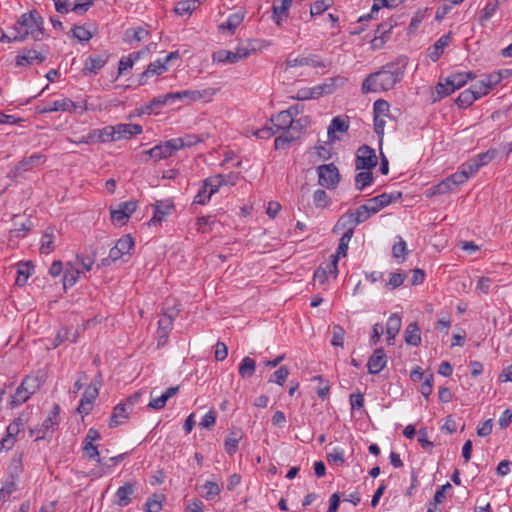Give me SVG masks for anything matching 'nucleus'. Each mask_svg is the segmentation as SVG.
Segmentation results:
<instances>
[{"instance_id": "nucleus-32", "label": "nucleus", "mask_w": 512, "mask_h": 512, "mask_svg": "<svg viewBox=\"0 0 512 512\" xmlns=\"http://www.w3.org/2000/svg\"><path fill=\"white\" fill-rule=\"evenodd\" d=\"M293 0H282L280 5L273 6L272 19L277 26L288 17L289 10L292 6Z\"/></svg>"}, {"instance_id": "nucleus-23", "label": "nucleus", "mask_w": 512, "mask_h": 512, "mask_svg": "<svg viewBox=\"0 0 512 512\" xmlns=\"http://www.w3.org/2000/svg\"><path fill=\"white\" fill-rule=\"evenodd\" d=\"M179 391V386L169 387L165 392H163L160 396H154L155 389H153L150 393L151 400L148 403L147 407L153 410H160L165 407L168 399L175 396Z\"/></svg>"}, {"instance_id": "nucleus-48", "label": "nucleus", "mask_w": 512, "mask_h": 512, "mask_svg": "<svg viewBox=\"0 0 512 512\" xmlns=\"http://www.w3.org/2000/svg\"><path fill=\"white\" fill-rule=\"evenodd\" d=\"M25 420L19 416L15 418L6 428L5 436L10 437L11 439H16L18 434L24 429Z\"/></svg>"}, {"instance_id": "nucleus-14", "label": "nucleus", "mask_w": 512, "mask_h": 512, "mask_svg": "<svg viewBox=\"0 0 512 512\" xmlns=\"http://www.w3.org/2000/svg\"><path fill=\"white\" fill-rule=\"evenodd\" d=\"M136 209L137 201L135 200L122 202L116 208H110L112 222L117 225L125 224Z\"/></svg>"}, {"instance_id": "nucleus-10", "label": "nucleus", "mask_w": 512, "mask_h": 512, "mask_svg": "<svg viewBox=\"0 0 512 512\" xmlns=\"http://www.w3.org/2000/svg\"><path fill=\"white\" fill-rule=\"evenodd\" d=\"M336 88V80L331 78L324 83L315 85L313 87H304L297 91L294 97L297 100L305 101L310 99H318L323 95H328L334 92Z\"/></svg>"}, {"instance_id": "nucleus-49", "label": "nucleus", "mask_w": 512, "mask_h": 512, "mask_svg": "<svg viewBox=\"0 0 512 512\" xmlns=\"http://www.w3.org/2000/svg\"><path fill=\"white\" fill-rule=\"evenodd\" d=\"M72 262L78 269H80V273L83 274L92 269L95 259L90 256L77 255Z\"/></svg>"}, {"instance_id": "nucleus-17", "label": "nucleus", "mask_w": 512, "mask_h": 512, "mask_svg": "<svg viewBox=\"0 0 512 512\" xmlns=\"http://www.w3.org/2000/svg\"><path fill=\"white\" fill-rule=\"evenodd\" d=\"M153 208V216L148 222L149 226L159 225L166 220V217L174 210V204L171 200H160L154 204Z\"/></svg>"}, {"instance_id": "nucleus-29", "label": "nucleus", "mask_w": 512, "mask_h": 512, "mask_svg": "<svg viewBox=\"0 0 512 512\" xmlns=\"http://www.w3.org/2000/svg\"><path fill=\"white\" fill-rule=\"evenodd\" d=\"M401 317L397 313H393L387 320L386 323V334H387V342L389 345L394 344L395 337L399 333L401 328Z\"/></svg>"}, {"instance_id": "nucleus-15", "label": "nucleus", "mask_w": 512, "mask_h": 512, "mask_svg": "<svg viewBox=\"0 0 512 512\" xmlns=\"http://www.w3.org/2000/svg\"><path fill=\"white\" fill-rule=\"evenodd\" d=\"M114 125H108L101 129H94L89 135L83 136L77 143L88 144L90 142H115Z\"/></svg>"}, {"instance_id": "nucleus-4", "label": "nucleus", "mask_w": 512, "mask_h": 512, "mask_svg": "<svg viewBox=\"0 0 512 512\" xmlns=\"http://www.w3.org/2000/svg\"><path fill=\"white\" fill-rule=\"evenodd\" d=\"M41 387V381L38 376L28 375L26 376L21 384L17 387L11 399L8 403V407L14 409L25 402H27L31 396L36 393Z\"/></svg>"}, {"instance_id": "nucleus-38", "label": "nucleus", "mask_w": 512, "mask_h": 512, "mask_svg": "<svg viewBox=\"0 0 512 512\" xmlns=\"http://www.w3.org/2000/svg\"><path fill=\"white\" fill-rule=\"evenodd\" d=\"M168 69V66L166 62L162 59H157L153 62H151L146 70L141 74L140 76V84H144V78L153 76V75H161L164 72H166Z\"/></svg>"}, {"instance_id": "nucleus-33", "label": "nucleus", "mask_w": 512, "mask_h": 512, "mask_svg": "<svg viewBox=\"0 0 512 512\" xmlns=\"http://www.w3.org/2000/svg\"><path fill=\"white\" fill-rule=\"evenodd\" d=\"M481 98L478 96V92L472 85L469 89L462 91L455 100V103L459 108H467L471 106L477 99Z\"/></svg>"}, {"instance_id": "nucleus-46", "label": "nucleus", "mask_w": 512, "mask_h": 512, "mask_svg": "<svg viewBox=\"0 0 512 512\" xmlns=\"http://www.w3.org/2000/svg\"><path fill=\"white\" fill-rule=\"evenodd\" d=\"M272 121L278 130H287L293 123V117L289 111H281Z\"/></svg>"}, {"instance_id": "nucleus-31", "label": "nucleus", "mask_w": 512, "mask_h": 512, "mask_svg": "<svg viewBox=\"0 0 512 512\" xmlns=\"http://www.w3.org/2000/svg\"><path fill=\"white\" fill-rule=\"evenodd\" d=\"M172 102H173V99H172L171 92L164 94V95L157 96V97L153 98L148 104L142 106L140 108L139 114H151L155 108H159L161 106H164V105L172 103Z\"/></svg>"}, {"instance_id": "nucleus-62", "label": "nucleus", "mask_w": 512, "mask_h": 512, "mask_svg": "<svg viewBox=\"0 0 512 512\" xmlns=\"http://www.w3.org/2000/svg\"><path fill=\"white\" fill-rule=\"evenodd\" d=\"M23 465H22V454L15 455L8 466V470L12 477H18L19 474L22 472Z\"/></svg>"}, {"instance_id": "nucleus-34", "label": "nucleus", "mask_w": 512, "mask_h": 512, "mask_svg": "<svg viewBox=\"0 0 512 512\" xmlns=\"http://www.w3.org/2000/svg\"><path fill=\"white\" fill-rule=\"evenodd\" d=\"M450 34L442 35L432 47L428 50V56L433 61L436 62L441 55L443 54L445 48L448 46L450 41Z\"/></svg>"}, {"instance_id": "nucleus-64", "label": "nucleus", "mask_w": 512, "mask_h": 512, "mask_svg": "<svg viewBox=\"0 0 512 512\" xmlns=\"http://www.w3.org/2000/svg\"><path fill=\"white\" fill-rule=\"evenodd\" d=\"M332 334H333V336H332L331 344L335 347H343L344 337H345L344 328L340 325H334Z\"/></svg>"}, {"instance_id": "nucleus-53", "label": "nucleus", "mask_w": 512, "mask_h": 512, "mask_svg": "<svg viewBox=\"0 0 512 512\" xmlns=\"http://www.w3.org/2000/svg\"><path fill=\"white\" fill-rule=\"evenodd\" d=\"M173 327V315L166 313L158 321V333L160 337H167Z\"/></svg>"}, {"instance_id": "nucleus-1", "label": "nucleus", "mask_w": 512, "mask_h": 512, "mask_svg": "<svg viewBox=\"0 0 512 512\" xmlns=\"http://www.w3.org/2000/svg\"><path fill=\"white\" fill-rule=\"evenodd\" d=\"M404 70L396 64H387L381 70L370 74L362 83L364 94L380 93L391 90L402 80Z\"/></svg>"}, {"instance_id": "nucleus-39", "label": "nucleus", "mask_w": 512, "mask_h": 512, "mask_svg": "<svg viewBox=\"0 0 512 512\" xmlns=\"http://www.w3.org/2000/svg\"><path fill=\"white\" fill-rule=\"evenodd\" d=\"M392 195L383 193L376 197L369 199L366 203L370 207V212L373 214L378 213L381 209L388 206L392 202Z\"/></svg>"}, {"instance_id": "nucleus-45", "label": "nucleus", "mask_w": 512, "mask_h": 512, "mask_svg": "<svg viewBox=\"0 0 512 512\" xmlns=\"http://www.w3.org/2000/svg\"><path fill=\"white\" fill-rule=\"evenodd\" d=\"M33 266L30 263H22L18 266L15 283L18 286H25L28 278L32 275Z\"/></svg>"}, {"instance_id": "nucleus-28", "label": "nucleus", "mask_w": 512, "mask_h": 512, "mask_svg": "<svg viewBox=\"0 0 512 512\" xmlns=\"http://www.w3.org/2000/svg\"><path fill=\"white\" fill-rule=\"evenodd\" d=\"M349 129V118L347 116L334 117L328 127V138L335 141V132L346 133Z\"/></svg>"}, {"instance_id": "nucleus-11", "label": "nucleus", "mask_w": 512, "mask_h": 512, "mask_svg": "<svg viewBox=\"0 0 512 512\" xmlns=\"http://www.w3.org/2000/svg\"><path fill=\"white\" fill-rule=\"evenodd\" d=\"M318 184L326 189H335L341 179L339 170L334 163L323 164L317 167Z\"/></svg>"}, {"instance_id": "nucleus-57", "label": "nucleus", "mask_w": 512, "mask_h": 512, "mask_svg": "<svg viewBox=\"0 0 512 512\" xmlns=\"http://www.w3.org/2000/svg\"><path fill=\"white\" fill-rule=\"evenodd\" d=\"M71 33L79 42H88L93 36L90 30L80 25H75L71 29Z\"/></svg>"}, {"instance_id": "nucleus-2", "label": "nucleus", "mask_w": 512, "mask_h": 512, "mask_svg": "<svg viewBox=\"0 0 512 512\" xmlns=\"http://www.w3.org/2000/svg\"><path fill=\"white\" fill-rule=\"evenodd\" d=\"M17 40L25 41L28 38L34 41H43L48 37L44 28V18L37 10L23 13L12 26Z\"/></svg>"}, {"instance_id": "nucleus-30", "label": "nucleus", "mask_w": 512, "mask_h": 512, "mask_svg": "<svg viewBox=\"0 0 512 512\" xmlns=\"http://www.w3.org/2000/svg\"><path fill=\"white\" fill-rule=\"evenodd\" d=\"M80 275V269H78L72 261H68L66 263L63 275L64 289L66 290L67 288L74 286Z\"/></svg>"}, {"instance_id": "nucleus-35", "label": "nucleus", "mask_w": 512, "mask_h": 512, "mask_svg": "<svg viewBox=\"0 0 512 512\" xmlns=\"http://www.w3.org/2000/svg\"><path fill=\"white\" fill-rule=\"evenodd\" d=\"M245 18V12L243 10H239L235 13H232L228 16L227 20L219 25V30L225 31L228 30L231 34L234 33L237 27L243 22Z\"/></svg>"}, {"instance_id": "nucleus-21", "label": "nucleus", "mask_w": 512, "mask_h": 512, "mask_svg": "<svg viewBox=\"0 0 512 512\" xmlns=\"http://www.w3.org/2000/svg\"><path fill=\"white\" fill-rule=\"evenodd\" d=\"M46 160V156L42 153H35L29 157L21 160L13 169L12 173L15 177L30 171L33 167L44 163Z\"/></svg>"}, {"instance_id": "nucleus-36", "label": "nucleus", "mask_w": 512, "mask_h": 512, "mask_svg": "<svg viewBox=\"0 0 512 512\" xmlns=\"http://www.w3.org/2000/svg\"><path fill=\"white\" fill-rule=\"evenodd\" d=\"M134 493V485L126 483L119 487L115 493L116 503L121 507H126L131 502V496Z\"/></svg>"}, {"instance_id": "nucleus-54", "label": "nucleus", "mask_w": 512, "mask_h": 512, "mask_svg": "<svg viewBox=\"0 0 512 512\" xmlns=\"http://www.w3.org/2000/svg\"><path fill=\"white\" fill-rule=\"evenodd\" d=\"M313 203L316 208L324 209L330 205V198L324 190L317 189L313 193Z\"/></svg>"}, {"instance_id": "nucleus-7", "label": "nucleus", "mask_w": 512, "mask_h": 512, "mask_svg": "<svg viewBox=\"0 0 512 512\" xmlns=\"http://www.w3.org/2000/svg\"><path fill=\"white\" fill-rule=\"evenodd\" d=\"M141 397L140 392H135L131 396H129L124 402L117 404L112 412L110 417L109 426L117 427L123 424L128 418L130 413L133 410V407L136 403L139 402Z\"/></svg>"}, {"instance_id": "nucleus-63", "label": "nucleus", "mask_w": 512, "mask_h": 512, "mask_svg": "<svg viewBox=\"0 0 512 512\" xmlns=\"http://www.w3.org/2000/svg\"><path fill=\"white\" fill-rule=\"evenodd\" d=\"M82 450L84 455L87 456L89 459H95L98 463H101L98 448L96 445H94V443L83 442Z\"/></svg>"}, {"instance_id": "nucleus-47", "label": "nucleus", "mask_w": 512, "mask_h": 512, "mask_svg": "<svg viewBox=\"0 0 512 512\" xmlns=\"http://www.w3.org/2000/svg\"><path fill=\"white\" fill-rule=\"evenodd\" d=\"M373 182V174L371 170H364L359 172L355 176V188L358 191H362L365 187L369 186Z\"/></svg>"}, {"instance_id": "nucleus-8", "label": "nucleus", "mask_w": 512, "mask_h": 512, "mask_svg": "<svg viewBox=\"0 0 512 512\" xmlns=\"http://www.w3.org/2000/svg\"><path fill=\"white\" fill-rule=\"evenodd\" d=\"M60 423V406L58 404H54L49 414L43 421L42 425L39 428L31 429L30 435H35L36 441L43 440L46 437L50 436L55 429L58 427Z\"/></svg>"}, {"instance_id": "nucleus-20", "label": "nucleus", "mask_w": 512, "mask_h": 512, "mask_svg": "<svg viewBox=\"0 0 512 512\" xmlns=\"http://www.w3.org/2000/svg\"><path fill=\"white\" fill-rule=\"evenodd\" d=\"M502 80V74L500 72H493L488 74L482 80L473 84L474 89L477 90L478 96L483 97L487 95L496 85Z\"/></svg>"}, {"instance_id": "nucleus-40", "label": "nucleus", "mask_w": 512, "mask_h": 512, "mask_svg": "<svg viewBox=\"0 0 512 512\" xmlns=\"http://www.w3.org/2000/svg\"><path fill=\"white\" fill-rule=\"evenodd\" d=\"M405 342L412 346L421 344V332L417 323H410L405 329Z\"/></svg>"}, {"instance_id": "nucleus-51", "label": "nucleus", "mask_w": 512, "mask_h": 512, "mask_svg": "<svg viewBox=\"0 0 512 512\" xmlns=\"http://www.w3.org/2000/svg\"><path fill=\"white\" fill-rule=\"evenodd\" d=\"M349 213L352 214V217L354 218L357 225L365 222L372 215H374L372 212H370V207L367 203L359 206L355 211H349Z\"/></svg>"}, {"instance_id": "nucleus-12", "label": "nucleus", "mask_w": 512, "mask_h": 512, "mask_svg": "<svg viewBox=\"0 0 512 512\" xmlns=\"http://www.w3.org/2000/svg\"><path fill=\"white\" fill-rule=\"evenodd\" d=\"M217 90L208 87L202 90H183L171 92L173 102L179 100L184 101L186 104H191L200 100L210 101L216 94Z\"/></svg>"}, {"instance_id": "nucleus-37", "label": "nucleus", "mask_w": 512, "mask_h": 512, "mask_svg": "<svg viewBox=\"0 0 512 512\" xmlns=\"http://www.w3.org/2000/svg\"><path fill=\"white\" fill-rule=\"evenodd\" d=\"M480 170L479 165L473 159L463 163L460 169L454 175H460L458 182L462 185L467 180Z\"/></svg>"}, {"instance_id": "nucleus-16", "label": "nucleus", "mask_w": 512, "mask_h": 512, "mask_svg": "<svg viewBox=\"0 0 512 512\" xmlns=\"http://www.w3.org/2000/svg\"><path fill=\"white\" fill-rule=\"evenodd\" d=\"M459 178H461L460 175H454V173L451 174L450 176L446 177L444 180L440 181L436 185L430 187L426 191V197L431 198L436 195H443L453 191L459 185H461L458 182Z\"/></svg>"}, {"instance_id": "nucleus-5", "label": "nucleus", "mask_w": 512, "mask_h": 512, "mask_svg": "<svg viewBox=\"0 0 512 512\" xmlns=\"http://www.w3.org/2000/svg\"><path fill=\"white\" fill-rule=\"evenodd\" d=\"M476 78L473 72H455L447 76L436 86V92L440 99L451 95L454 91L464 87L469 81Z\"/></svg>"}, {"instance_id": "nucleus-19", "label": "nucleus", "mask_w": 512, "mask_h": 512, "mask_svg": "<svg viewBox=\"0 0 512 512\" xmlns=\"http://www.w3.org/2000/svg\"><path fill=\"white\" fill-rule=\"evenodd\" d=\"M47 55L35 49H22L16 56L15 62L19 67L32 65L34 62L42 63L46 60Z\"/></svg>"}, {"instance_id": "nucleus-58", "label": "nucleus", "mask_w": 512, "mask_h": 512, "mask_svg": "<svg viewBox=\"0 0 512 512\" xmlns=\"http://www.w3.org/2000/svg\"><path fill=\"white\" fill-rule=\"evenodd\" d=\"M392 253L393 257L396 259H401L402 261L405 259L407 255V246L402 237H397V241L394 243L392 248Z\"/></svg>"}, {"instance_id": "nucleus-44", "label": "nucleus", "mask_w": 512, "mask_h": 512, "mask_svg": "<svg viewBox=\"0 0 512 512\" xmlns=\"http://www.w3.org/2000/svg\"><path fill=\"white\" fill-rule=\"evenodd\" d=\"M140 59L139 52H133L127 56H123L118 64V75H122L124 72L133 68L136 61Z\"/></svg>"}, {"instance_id": "nucleus-42", "label": "nucleus", "mask_w": 512, "mask_h": 512, "mask_svg": "<svg viewBox=\"0 0 512 512\" xmlns=\"http://www.w3.org/2000/svg\"><path fill=\"white\" fill-rule=\"evenodd\" d=\"M217 219L215 215L201 216L196 219L195 229L199 233H208L212 230Z\"/></svg>"}, {"instance_id": "nucleus-41", "label": "nucleus", "mask_w": 512, "mask_h": 512, "mask_svg": "<svg viewBox=\"0 0 512 512\" xmlns=\"http://www.w3.org/2000/svg\"><path fill=\"white\" fill-rule=\"evenodd\" d=\"M242 439V432L240 430L229 433L224 442V449L227 454L234 455L238 450L239 442Z\"/></svg>"}, {"instance_id": "nucleus-3", "label": "nucleus", "mask_w": 512, "mask_h": 512, "mask_svg": "<svg viewBox=\"0 0 512 512\" xmlns=\"http://www.w3.org/2000/svg\"><path fill=\"white\" fill-rule=\"evenodd\" d=\"M197 142L194 136H185L182 138H173L152 147L149 150L143 152L144 155H148L155 162L171 157L178 150L192 146Z\"/></svg>"}, {"instance_id": "nucleus-43", "label": "nucleus", "mask_w": 512, "mask_h": 512, "mask_svg": "<svg viewBox=\"0 0 512 512\" xmlns=\"http://www.w3.org/2000/svg\"><path fill=\"white\" fill-rule=\"evenodd\" d=\"M256 362L251 357H244L238 367V373L242 378H250L255 373Z\"/></svg>"}, {"instance_id": "nucleus-55", "label": "nucleus", "mask_w": 512, "mask_h": 512, "mask_svg": "<svg viewBox=\"0 0 512 512\" xmlns=\"http://www.w3.org/2000/svg\"><path fill=\"white\" fill-rule=\"evenodd\" d=\"M497 155V150L494 148H491L487 150L484 153H480L476 155L474 158V162L479 165V168H482L483 166L489 164Z\"/></svg>"}, {"instance_id": "nucleus-13", "label": "nucleus", "mask_w": 512, "mask_h": 512, "mask_svg": "<svg viewBox=\"0 0 512 512\" xmlns=\"http://www.w3.org/2000/svg\"><path fill=\"white\" fill-rule=\"evenodd\" d=\"M377 165V156L375 150L367 145H362L357 149L355 158L356 170H372Z\"/></svg>"}, {"instance_id": "nucleus-60", "label": "nucleus", "mask_w": 512, "mask_h": 512, "mask_svg": "<svg viewBox=\"0 0 512 512\" xmlns=\"http://www.w3.org/2000/svg\"><path fill=\"white\" fill-rule=\"evenodd\" d=\"M98 395H99V384L92 382L85 388V391L82 395L81 400L89 401L94 404Z\"/></svg>"}, {"instance_id": "nucleus-26", "label": "nucleus", "mask_w": 512, "mask_h": 512, "mask_svg": "<svg viewBox=\"0 0 512 512\" xmlns=\"http://www.w3.org/2000/svg\"><path fill=\"white\" fill-rule=\"evenodd\" d=\"M387 364V356L382 348L376 349L370 356L367 367L370 374L380 373Z\"/></svg>"}, {"instance_id": "nucleus-22", "label": "nucleus", "mask_w": 512, "mask_h": 512, "mask_svg": "<svg viewBox=\"0 0 512 512\" xmlns=\"http://www.w3.org/2000/svg\"><path fill=\"white\" fill-rule=\"evenodd\" d=\"M356 226L357 223L352 217V214L346 212L337 220L333 227V232L341 235H348V237H353Z\"/></svg>"}, {"instance_id": "nucleus-56", "label": "nucleus", "mask_w": 512, "mask_h": 512, "mask_svg": "<svg viewBox=\"0 0 512 512\" xmlns=\"http://www.w3.org/2000/svg\"><path fill=\"white\" fill-rule=\"evenodd\" d=\"M344 450L342 448H333L330 452L327 453V461L330 464L336 466H342L345 462Z\"/></svg>"}, {"instance_id": "nucleus-52", "label": "nucleus", "mask_w": 512, "mask_h": 512, "mask_svg": "<svg viewBox=\"0 0 512 512\" xmlns=\"http://www.w3.org/2000/svg\"><path fill=\"white\" fill-rule=\"evenodd\" d=\"M54 234L53 232H45L42 237H41V241H40V252L42 254H50L52 251H54L55 249V244H54Z\"/></svg>"}, {"instance_id": "nucleus-24", "label": "nucleus", "mask_w": 512, "mask_h": 512, "mask_svg": "<svg viewBox=\"0 0 512 512\" xmlns=\"http://www.w3.org/2000/svg\"><path fill=\"white\" fill-rule=\"evenodd\" d=\"M114 128L116 141L122 139H131L132 137L137 136L143 132V127L140 124L120 123L114 125Z\"/></svg>"}, {"instance_id": "nucleus-59", "label": "nucleus", "mask_w": 512, "mask_h": 512, "mask_svg": "<svg viewBox=\"0 0 512 512\" xmlns=\"http://www.w3.org/2000/svg\"><path fill=\"white\" fill-rule=\"evenodd\" d=\"M332 5V0H317L310 7L311 16H317L324 13Z\"/></svg>"}, {"instance_id": "nucleus-25", "label": "nucleus", "mask_w": 512, "mask_h": 512, "mask_svg": "<svg viewBox=\"0 0 512 512\" xmlns=\"http://www.w3.org/2000/svg\"><path fill=\"white\" fill-rule=\"evenodd\" d=\"M287 68L293 67H301V66H311V67H326L325 63L319 60L316 56H297L292 57L291 55L287 58L286 62Z\"/></svg>"}, {"instance_id": "nucleus-27", "label": "nucleus", "mask_w": 512, "mask_h": 512, "mask_svg": "<svg viewBox=\"0 0 512 512\" xmlns=\"http://www.w3.org/2000/svg\"><path fill=\"white\" fill-rule=\"evenodd\" d=\"M108 59L109 56L106 53L89 56L84 63V73L96 75L106 65Z\"/></svg>"}, {"instance_id": "nucleus-61", "label": "nucleus", "mask_w": 512, "mask_h": 512, "mask_svg": "<svg viewBox=\"0 0 512 512\" xmlns=\"http://www.w3.org/2000/svg\"><path fill=\"white\" fill-rule=\"evenodd\" d=\"M196 1L197 0H186L178 2L174 8L175 13L180 16L191 13L195 9Z\"/></svg>"}, {"instance_id": "nucleus-50", "label": "nucleus", "mask_w": 512, "mask_h": 512, "mask_svg": "<svg viewBox=\"0 0 512 512\" xmlns=\"http://www.w3.org/2000/svg\"><path fill=\"white\" fill-rule=\"evenodd\" d=\"M203 490V497L207 500H212L221 493L222 485L214 481H206L203 485Z\"/></svg>"}, {"instance_id": "nucleus-6", "label": "nucleus", "mask_w": 512, "mask_h": 512, "mask_svg": "<svg viewBox=\"0 0 512 512\" xmlns=\"http://www.w3.org/2000/svg\"><path fill=\"white\" fill-rule=\"evenodd\" d=\"M257 49L249 42L239 45L233 51L221 49L213 54V61L223 64H234L255 54Z\"/></svg>"}, {"instance_id": "nucleus-18", "label": "nucleus", "mask_w": 512, "mask_h": 512, "mask_svg": "<svg viewBox=\"0 0 512 512\" xmlns=\"http://www.w3.org/2000/svg\"><path fill=\"white\" fill-rule=\"evenodd\" d=\"M134 248V241L130 235L122 236L109 251V258L112 261L121 259L125 255H129Z\"/></svg>"}, {"instance_id": "nucleus-9", "label": "nucleus", "mask_w": 512, "mask_h": 512, "mask_svg": "<svg viewBox=\"0 0 512 512\" xmlns=\"http://www.w3.org/2000/svg\"><path fill=\"white\" fill-rule=\"evenodd\" d=\"M88 110L87 101L83 100L81 102H73L69 98H62L59 100H55L52 102L46 103L40 110V113H50V112H78L83 113Z\"/></svg>"}]
</instances>
